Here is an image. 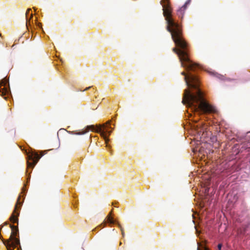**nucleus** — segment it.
Listing matches in <instances>:
<instances>
[{
	"label": "nucleus",
	"instance_id": "423d86ee",
	"mask_svg": "<svg viewBox=\"0 0 250 250\" xmlns=\"http://www.w3.org/2000/svg\"><path fill=\"white\" fill-rule=\"evenodd\" d=\"M20 200H21V197L19 196V197L17 199V201L14 210L10 218V221L13 223H18V216L19 215V208H18V206L19 205L20 206H21V203L20 202Z\"/></svg>",
	"mask_w": 250,
	"mask_h": 250
},
{
	"label": "nucleus",
	"instance_id": "dca6fc26",
	"mask_svg": "<svg viewBox=\"0 0 250 250\" xmlns=\"http://www.w3.org/2000/svg\"><path fill=\"white\" fill-rule=\"evenodd\" d=\"M90 88V86H89L88 87L86 88L85 90H87V89H88L89 88Z\"/></svg>",
	"mask_w": 250,
	"mask_h": 250
},
{
	"label": "nucleus",
	"instance_id": "ddd939ff",
	"mask_svg": "<svg viewBox=\"0 0 250 250\" xmlns=\"http://www.w3.org/2000/svg\"><path fill=\"white\" fill-rule=\"evenodd\" d=\"M247 142L250 145V135L247 137Z\"/></svg>",
	"mask_w": 250,
	"mask_h": 250
},
{
	"label": "nucleus",
	"instance_id": "9b49d317",
	"mask_svg": "<svg viewBox=\"0 0 250 250\" xmlns=\"http://www.w3.org/2000/svg\"><path fill=\"white\" fill-rule=\"evenodd\" d=\"M117 225H118V227L120 228V229H121V231H122V234L123 236H124V235H125V232H124V230L123 228H122V227L121 226V225L120 224L118 223V224H117Z\"/></svg>",
	"mask_w": 250,
	"mask_h": 250
},
{
	"label": "nucleus",
	"instance_id": "20e7f679",
	"mask_svg": "<svg viewBox=\"0 0 250 250\" xmlns=\"http://www.w3.org/2000/svg\"><path fill=\"white\" fill-rule=\"evenodd\" d=\"M10 227L12 230L11 235L8 240L3 239L2 242L7 250H14L15 248L20 245V240L16 237L19 233V229L18 226L10 225Z\"/></svg>",
	"mask_w": 250,
	"mask_h": 250
},
{
	"label": "nucleus",
	"instance_id": "a211bd4d",
	"mask_svg": "<svg viewBox=\"0 0 250 250\" xmlns=\"http://www.w3.org/2000/svg\"><path fill=\"white\" fill-rule=\"evenodd\" d=\"M246 231V229H244V232H245Z\"/></svg>",
	"mask_w": 250,
	"mask_h": 250
},
{
	"label": "nucleus",
	"instance_id": "39448f33",
	"mask_svg": "<svg viewBox=\"0 0 250 250\" xmlns=\"http://www.w3.org/2000/svg\"><path fill=\"white\" fill-rule=\"evenodd\" d=\"M40 158L41 156H40L37 153L34 152H29L27 154V167L33 168L38 163Z\"/></svg>",
	"mask_w": 250,
	"mask_h": 250
},
{
	"label": "nucleus",
	"instance_id": "6e6552de",
	"mask_svg": "<svg viewBox=\"0 0 250 250\" xmlns=\"http://www.w3.org/2000/svg\"><path fill=\"white\" fill-rule=\"evenodd\" d=\"M187 3H186L182 7H181L177 11V15L178 16L182 19L183 18V16L184 14V12L186 9L187 7Z\"/></svg>",
	"mask_w": 250,
	"mask_h": 250
},
{
	"label": "nucleus",
	"instance_id": "f03ea898",
	"mask_svg": "<svg viewBox=\"0 0 250 250\" xmlns=\"http://www.w3.org/2000/svg\"><path fill=\"white\" fill-rule=\"evenodd\" d=\"M185 76L184 80L188 86L196 90L195 92H191L188 89L185 90L182 102L194 111L201 112L202 114L213 113L216 112V109L209 104L204 99L203 94L199 88L198 77L191 73L188 75L185 72L181 73Z\"/></svg>",
	"mask_w": 250,
	"mask_h": 250
},
{
	"label": "nucleus",
	"instance_id": "0eeeda50",
	"mask_svg": "<svg viewBox=\"0 0 250 250\" xmlns=\"http://www.w3.org/2000/svg\"><path fill=\"white\" fill-rule=\"evenodd\" d=\"M7 81L5 79L2 80L0 82V95L3 96L8 93V89L6 86Z\"/></svg>",
	"mask_w": 250,
	"mask_h": 250
},
{
	"label": "nucleus",
	"instance_id": "1a4fd4ad",
	"mask_svg": "<svg viewBox=\"0 0 250 250\" xmlns=\"http://www.w3.org/2000/svg\"><path fill=\"white\" fill-rule=\"evenodd\" d=\"M243 81L244 82L250 81V71H248L244 73Z\"/></svg>",
	"mask_w": 250,
	"mask_h": 250
},
{
	"label": "nucleus",
	"instance_id": "f3484780",
	"mask_svg": "<svg viewBox=\"0 0 250 250\" xmlns=\"http://www.w3.org/2000/svg\"><path fill=\"white\" fill-rule=\"evenodd\" d=\"M32 16H33V15H32V14L31 13V14H30V18H32Z\"/></svg>",
	"mask_w": 250,
	"mask_h": 250
},
{
	"label": "nucleus",
	"instance_id": "6ab92c4d",
	"mask_svg": "<svg viewBox=\"0 0 250 250\" xmlns=\"http://www.w3.org/2000/svg\"><path fill=\"white\" fill-rule=\"evenodd\" d=\"M18 250H19V248H18Z\"/></svg>",
	"mask_w": 250,
	"mask_h": 250
},
{
	"label": "nucleus",
	"instance_id": "4468645a",
	"mask_svg": "<svg viewBox=\"0 0 250 250\" xmlns=\"http://www.w3.org/2000/svg\"><path fill=\"white\" fill-rule=\"evenodd\" d=\"M214 74L216 77L220 78V77L222 76L221 75L218 74H214V73H212Z\"/></svg>",
	"mask_w": 250,
	"mask_h": 250
},
{
	"label": "nucleus",
	"instance_id": "2eb2a0df",
	"mask_svg": "<svg viewBox=\"0 0 250 250\" xmlns=\"http://www.w3.org/2000/svg\"><path fill=\"white\" fill-rule=\"evenodd\" d=\"M222 248V244H219L218 245V249L219 250H221Z\"/></svg>",
	"mask_w": 250,
	"mask_h": 250
},
{
	"label": "nucleus",
	"instance_id": "7ed1b4c3",
	"mask_svg": "<svg viewBox=\"0 0 250 250\" xmlns=\"http://www.w3.org/2000/svg\"><path fill=\"white\" fill-rule=\"evenodd\" d=\"M110 124L111 121H109L105 124L99 125L96 127L93 125H88L86 126L85 130L74 133L76 135H83L87 132L89 130L95 131L101 134V135L103 137L105 143L107 144L109 141L108 137L111 133V131L108 130L109 128H111Z\"/></svg>",
	"mask_w": 250,
	"mask_h": 250
},
{
	"label": "nucleus",
	"instance_id": "f8f14e48",
	"mask_svg": "<svg viewBox=\"0 0 250 250\" xmlns=\"http://www.w3.org/2000/svg\"><path fill=\"white\" fill-rule=\"evenodd\" d=\"M30 11H31V9H27V10L26 12V18L27 20H28V15L29 14Z\"/></svg>",
	"mask_w": 250,
	"mask_h": 250
},
{
	"label": "nucleus",
	"instance_id": "f257e3e1",
	"mask_svg": "<svg viewBox=\"0 0 250 250\" xmlns=\"http://www.w3.org/2000/svg\"><path fill=\"white\" fill-rule=\"evenodd\" d=\"M164 2L163 15L167 23V30L171 33L172 39L176 45L179 48L174 47L172 50L178 55L182 67L186 68L188 71H194L197 64L189 58L188 45L183 38L182 30L180 25L171 17L172 10L169 1Z\"/></svg>",
	"mask_w": 250,
	"mask_h": 250
},
{
	"label": "nucleus",
	"instance_id": "9d476101",
	"mask_svg": "<svg viewBox=\"0 0 250 250\" xmlns=\"http://www.w3.org/2000/svg\"><path fill=\"white\" fill-rule=\"evenodd\" d=\"M111 213L112 211H111L109 214L107 216V221L110 224H114L115 223V221H114L113 218L110 216Z\"/></svg>",
	"mask_w": 250,
	"mask_h": 250
}]
</instances>
